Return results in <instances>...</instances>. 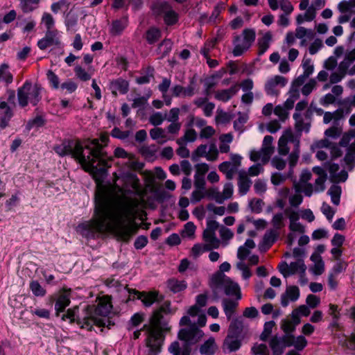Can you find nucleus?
<instances>
[{"label":"nucleus","mask_w":355,"mask_h":355,"mask_svg":"<svg viewBox=\"0 0 355 355\" xmlns=\"http://www.w3.org/2000/svg\"><path fill=\"white\" fill-rule=\"evenodd\" d=\"M354 138H355V130H349V132L345 133L343 135V137L339 142V144L340 146L345 147V146H348L349 142L351 141V140Z\"/></svg>","instance_id":"nucleus-62"},{"label":"nucleus","mask_w":355,"mask_h":355,"mask_svg":"<svg viewBox=\"0 0 355 355\" xmlns=\"http://www.w3.org/2000/svg\"><path fill=\"white\" fill-rule=\"evenodd\" d=\"M168 352L172 355H190L191 348L184 347L181 349L180 343L178 341H174L171 343L168 349Z\"/></svg>","instance_id":"nucleus-38"},{"label":"nucleus","mask_w":355,"mask_h":355,"mask_svg":"<svg viewBox=\"0 0 355 355\" xmlns=\"http://www.w3.org/2000/svg\"><path fill=\"white\" fill-rule=\"evenodd\" d=\"M342 134V128L340 123L334 124L331 127L327 129L324 135L328 139H336Z\"/></svg>","instance_id":"nucleus-43"},{"label":"nucleus","mask_w":355,"mask_h":355,"mask_svg":"<svg viewBox=\"0 0 355 355\" xmlns=\"http://www.w3.org/2000/svg\"><path fill=\"white\" fill-rule=\"evenodd\" d=\"M173 96L175 97H191L196 94V87L193 81L184 87L180 85H176L172 87Z\"/></svg>","instance_id":"nucleus-17"},{"label":"nucleus","mask_w":355,"mask_h":355,"mask_svg":"<svg viewBox=\"0 0 355 355\" xmlns=\"http://www.w3.org/2000/svg\"><path fill=\"white\" fill-rule=\"evenodd\" d=\"M42 22L45 25L46 30H53L55 21L53 16L48 12H44L42 17Z\"/></svg>","instance_id":"nucleus-64"},{"label":"nucleus","mask_w":355,"mask_h":355,"mask_svg":"<svg viewBox=\"0 0 355 355\" xmlns=\"http://www.w3.org/2000/svg\"><path fill=\"white\" fill-rule=\"evenodd\" d=\"M70 291L71 290L64 291L59 295L55 304V309L56 311L57 315L59 314L60 312H62L64 310V309L69 305L71 302Z\"/></svg>","instance_id":"nucleus-23"},{"label":"nucleus","mask_w":355,"mask_h":355,"mask_svg":"<svg viewBox=\"0 0 355 355\" xmlns=\"http://www.w3.org/2000/svg\"><path fill=\"white\" fill-rule=\"evenodd\" d=\"M128 25L127 18H122L114 21L110 28V33L114 35H120Z\"/></svg>","instance_id":"nucleus-36"},{"label":"nucleus","mask_w":355,"mask_h":355,"mask_svg":"<svg viewBox=\"0 0 355 355\" xmlns=\"http://www.w3.org/2000/svg\"><path fill=\"white\" fill-rule=\"evenodd\" d=\"M74 72L78 78L81 80L82 81H87L89 80L92 76L88 72L85 71L82 67L77 65L74 68Z\"/></svg>","instance_id":"nucleus-60"},{"label":"nucleus","mask_w":355,"mask_h":355,"mask_svg":"<svg viewBox=\"0 0 355 355\" xmlns=\"http://www.w3.org/2000/svg\"><path fill=\"white\" fill-rule=\"evenodd\" d=\"M166 114H162L159 112H155L150 116L149 122L155 126L159 125L166 119Z\"/></svg>","instance_id":"nucleus-55"},{"label":"nucleus","mask_w":355,"mask_h":355,"mask_svg":"<svg viewBox=\"0 0 355 355\" xmlns=\"http://www.w3.org/2000/svg\"><path fill=\"white\" fill-rule=\"evenodd\" d=\"M302 67L303 68V73L305 76H310L314 71V66L311 62V58H304L302 63Z\"/></svg>","instance_id":"nucleus-59"},{"label":"nucleus","mask_w":355,"mask_h":355,"mask_svg":"<svg viewBox=\"0 0 355 355\" xmlns=\"http://www.w3.org/2000/svg\"><path fill=\"white\" fill-rule=\"evenodd\" d=\"M239 88L235 85L226 89L218 90L215 92L214 97L222 102H227L238 92Z\"/></svg>","instance_id":"nucleus-22"},{"label":"nucleus","mask_w":355,"mask_h":355,"mask_svg":"<svg viewBox=\"0 0 355 355\" xmlns=\"http://www.w3.org/2000/svg\"><path fill=\"white\" fill-rule=\"evenodd\" d=\"M284 268L279 267V271L286 277L288 275H294L295 273L304 274L306 267L303 260L299 259L297 261L291 262L288 265L286 262L283 263Z\"/></svg>","instance_id":"nucleus-14"},{"label":"nucleus","mask_w":355,"mask_h":355,"mask_svg":"<svg viewBox=\"0 0 355 355\" xmlns=\"http://www.w3.org/2000/svg\"><path fill=\"white\" fill-rule=\"evenodd\" d=\"M150 137L154 140H157L159 139H164L163 142L167 140L166 139V136L165 135V131L164 129H162L161 128H155L151 129L150 130Z\"/></svg>","instance_id":"nucleus-61"},{"label":"nucleus","mask_w":355,"mask_h":355,"mask_svg":"<svg viewBox=\"0 0 355 355\" xmlns=\"http://www.w3.org/2000/svg\"><path fill=\"white\" fill-rule=\"evenodd\" d=\"M291 175V172H288V174H283L281 173L275 172L272 173L270 180L272 184L278 186L284 182L286 179Z\"/></svg>","instance_id":"nucleus-47"},{"label":"nucleus","mask_w":355,"mask_h":355,"mask_svg":"<svg viewBox=\"0 0 355 355\" xmlns=\"http://www.w3.org/2000/svg\"><path fill=\"white\" fill-rule=\"evenodd\" d=\"M316 15L315 8L314 6H309L304 14H300L296 17V21L297 24H301L305 21H313Z\"/></svg>","instance_id":"nucleus-35"},{"label":"nucleus","mask_w":355,"mask_h":355,"mask_svg":"<svg viewBox=\"0 0 355 355\" xmlns=\"http://www.w3.org/2000/svg\"><path fill=\"white\" fill-rule=\"evenodd\" d=\"M203 240L206 245L212 248H218L220 245V241L216 238V233L210 230H205L203 232Z\"/></svg>","instance_id":"nucleus-31"},{"label":"nucleus","mask_w":355,"mask_h":355,"mask_svg":"<svg viewBox=\"0 0 355 355\" xmlns=\"http://www.w3.org/2000/svg\"><path fill=\"white\" fill-rule=\"evenodd\" d=\"M78 311V307L75 306L73 309H69L65 314H63L62 317V320H65L66 319H69L70 322H76L78 318L83 315V313L80 315H77V312Z\"/></svg>","instance_id":"nucleus-56"},{"label":"nucleus","mask_w":355,"mask_h":355,"mask_svg":"<svg viewBox=\"0 0 355 355\" xmlns=\"http://www.w3.org/2000/svg\"><path fill=\"white\" fill-rule=\"evenodd\" d=\"M172 46L173 44L170 40H164L159 44L157 51L159 53L162 54V57H164L171 51Z\"/></svg>","instance_id":"nucleus-54"},{"label":"nucleus","mask_w":355,"mask_h":355,"mask_svg":"<svg viewBox=\"0 0 355 355\" xmlns=\"http://www.w3.org/2000/svg\"><path fill=\"white\" fill-rule=\"evenodd\" d=\"M171 313V302L165 301L153 311L148 324H145L141 329L133 332L132 338L135 340L139 338L141 331L145 332L147 355H158L161 352L165 335L171 330L168 322L163 320V314Z\"/></svg>","instance_id":"nucleus-3"},{"label":"nucleus","mask_w":355,"mask_h":355,"mask_svg":"<svg viewBox=\"0 0 355 355\" xmlns=\"http://www.w3.org/2000/svg\"><path fill=\"white\" fill-rule=\"evenodd\" d=\"M40 0H20L19 6L24 12H32L36 9Z\"/></svg>","instance_id":"nucleus-42"},{"label":"nucleus","mask_w":355,"mask_h":355,"mask_svg":"<svg viewBox=\"0 0 355 355\" xmlns=\"http://www.w3.org/2000/svg\"><path fill=\"white\" fill-rule=\"evenodd\" d=\"M234 187L232 182H227L224 185L222 193L218 192L215 196V200L218 203H223L224 200L232 198Z\"/></svg>","instance_id":"nucleus-29"},{"label":"nucleus","mask_w":355,"mask_h":355,"mask_svg":"<svg viewBox=\"0 0 355 355\" xmlns=\"http://www.w3.org/2000/svg\"><path fill=\"white\" fill-rule=\"evenodd\" d=\"M53 45H60L58 31L57 30H46L44 37L37 42V46L40 49L44 50Z\"/></svg>","instance_id":"nucleus-13"},{"label":"nucleus","mask_w":355,"mask_h":355,"mask_svg":"<svg viewBox=\"0 0 355 355\" xmlns=\"http://www.w3.org/2000/svg\"><path fill=\"white\" fill-rule=\"evenodd\" d=\"M41 87L37 85H33L26 80L24 85L17 89V98L19 104L24 107L30 102L33 105H36L41 100Z\"/></svg>","instance_id":"nucleus-7"},{"label":"nucleus","mask_w":355,"mask_h":355,"mask_svg":"<svg viewBox=\"0 0 355 355\" xmlns=\"http://www.w3.org/2000/svg\"><path fill=\"white\" fill-rule=\"evenodd\" d=\"M300 297V290L296 286H288L285 293L281 295V304L286 307L289 304V300L292 302L296 301Z\"/></svg>","instance_id":"nucleus-18"},{"label":"nucleus","mask_w":355,"mask_h":355,"mask_svg":"<svg viewBox=\"0 0 355 355\" xmlns=\"http://www.w3.org/2000/svg\"><path fill=\"white\" fill-rule=\"evenodd\" d=\"M242 339L240 336L227 333L223 340V350L225 353H232L239 350L241 346Z\"/></svg>","instance_id":"nucleus-15"},{"label":"nucleus","mask_w":355,"mask_h":355,"mask_svg":"<svg viewBox=\"0 0 355 355\" xmlns=\"http://www.w3.org/2000/svg\"><path fill=\"white\" fill-rule=\"evenodd\" d=\"M288 335L282 337L273 336L270 340V347L272 351V355H282L286 347H291L292 343L289 340Z\"/></svg>","instance_id":"nucleus-12"},{"label":"nucleus","mask_w":355,"mask_h":355,"mask_svg":"<svg viewBox=\"0 0 355 355\" xmlns=\"http://www.w3.org/2000/svg\"><path fill=\"white\" fill-rule=\"evenodd\" d=\"M344 161L349 170H352L355 166V147L354 145H349L347 148Z\"/></svg>","instance_id":"nucleus-39"},{"label":"nucleus","mask_w":355,"mask_h":355,"mask_svg":"<svg viewBox=\"0 0 355 355\" xmlns=\"http://www.w3.org/2000/svg\"><path fill=\"white\" fill-rule=\"evenodd\" d=\"M256 33L252 28H245L241 35H237L234 40V49L232 53L234 56H240L248 51L255 40Z\"/></svg>","instance_id":"nucleus-8"},{"label":"nucleus","mask_w":355,"mask_h":355,"mask_svg":"<svg viewBox=\"0 0 355 355\" xmlns=\"http://www.w3.org/2000/svg\"><path fill=\"white\" fill-rule=\"evenodd\" d=\"M328 194L331 196L333 204L338 205L341 194V187L337 184H333L328 191Z\"/></svg>","instance_id":"nucleus-44"},{"label":"nucleus","mask_w":355,"mask_h":355,"mask_svg":"<svg viewBox=\"0 0 355 355\" xmlns=\"http://www.w3.org/2000/svg\"><path fill=\"white\" fill-rule=\"evenodd\" d=\"M275 325V322L272 320L266 322L263 326V330L260 335V340L266 341L272 333V328Z\"/></svg>","instance_id":"nucleus-53"},{"label":"nucleus","mask_w":355,"mask_h":355,"mask_svg":"<svg viewBox=\"0 0 355 355\" xmlns=\"http://www.w3.org/2000/svg\"><path fill=\"white\" fill-rule=\"evenodd\" d=\"M207 146L205 144L200 145L192 153L191 160L193 162H197L200 157H205L208 155Z\"/></svg>","instance_id":"nucleus-52"},{"label":"nucleus","mask_w":355,"mask_h":355,"mask_svg":"<svg viewBox=\"0 0 355 355\" xmlns=\"http://www.w3.org/2000/svg\"><path fill=\"white\" fill-rule=\"evenodd\" d=\"M124 289H125L129 294L126 302L137 298L141 300L144 306L150 307L155 302H159L162 299V297L159 298V292L157 291L139 292L135 289L128 288L126 286L124 287Z\"/></svg>","instance_id":"nucleus-9"},{"label":"nucleus","mask_w":355,"mask_h":355,"mask_svg":"<svg viewBox=\"0 0 355 355\" xmlns=\"http://www.w3.org/2000/svg\"><path fill=\"white\" fill-rule=\"evenodd\" d=\"M209 250H211L210 247L200 243L195 244L191 249L192 254L195 257H198L202 252Z\"/></svg>","instance_id":"nucleus-63"},{"label":"nucleus","mask_w":355,"mask_h":355,"mask_svg":"<svg viewBox=\"0 0 355 355\" xmlns=\"http://www.w3.org/2000/svg\"><path fill=\"white\" fill-rule=\"evenodd\" d=\"M53 150L61 157L71 155L86 172L92 175L97 183L103 182L106 178L107 156L97 139L85 141L84 145L80 141L65 139L55 146Z\"/></svg>","instance_id":"nucleus-2"},{"label":"nucleus","mask_w":355,"mask_h":355,"mask_svg":"<svg viewBox=\"0 0 355 355\" xmlns=\"http://www.w3.org/2000/svg\"><path fill=\"white\" fill-rule=\"evenodd\" d=\"M292 346L299 351L302 350L307 345V340L303 336L295 337L293 335H288Z\"/></svg>","instance_id":"nucleus-41"},{"label":"nucleus","mask_w":355,"mask_h":355,"mask_svg":"<svg viewBox=\"0 0 355 355\" xmlns=\"http://www.w3.org/2000/svg\"><path fill=\"white\" fill-rule=\"evenodd\" d=\"M161 37V32L156 28H150L146 33V40L149 44L156 42Z\"/></svg>","instance_id":"nucleus-50"},{"label":"nucleus","mask_w":355,"mask_h":355,"mask_svg":"<svg viewBox=\"0 0 355 355\" xmlns=\"http://www.w3.org/2000/svg\"><path fill=\"white\" fill-rule=\"evenodd\" d=\"M344 113L343 109H338L333 112H326L324 113L323 122L328 124L333 121V125L340 123V120L343 118Z\"/></svg>","instance_id":"nucleus-27"},{"label":"nucleus","mask_w":355,"mask_h":355,"mask_svg":"<svg viewBox=\"0 0 355 355\" xmlns=\"http://www.w3.org/2000/svg\"><path fill=\"white\" fill-rule=\"evenodd\" d=\"M209 286L215 300L220 297L222 291L227 296H235L237 300H241L242 297L239 285L224 273L216 272L213 275L209 282Z\"/></svg>","instance_id":"nucleus-5"},{"label":"nucleus","mask_w":355,"mask_h":355,"mask_svg":"<svg viewBox=\"0 0 355 355\" xmlns=\"http://www.w3.org/2000/svg\"><path fill=\"white\" fill-rule=\"evenodd\" d=\"M217 349L214 338L210 337L200 345L199 352L202 355H214Z\"/></svg>","instance_id":"nucleus-26"},{"label":"nucleus","mask_w":355,"mask_h":355,"mask_svg":"<svg viewBox=\"0 0 355 355\" xmlns=\"http://www.w3.org/2000/svg\"><path fill=\"white\" fill-rule=\"evenodd\" d=\"M296 326L292 321L288 319H284L281 323V328L285 333V335H292L293 333L295 330Z\"/></svg>","instance_id":"nucleus-58"},{"label":"nucleus","mask_w":355,"mask_h":355,"mask_svg":"<svg viewBox=\"0 0 355 355\" xmlns=\"http://www.w3.org/2000/svg\"><path fill=\"white\" fill-rule=\"evenodd\" d=\"M252 184L251 180L247 175L245 171H240L239 173V192L241 196L245 195L247 192L249 191L250 187Z\"/></svg>","instance_id":"nucleus-25"},{"label":"nucleus","mask_w":355,"mask_h":355,"mask_svg":"<svg viewBox=\"0 0 355 355\" xmlns=\"http://www.w3.org/2000/svg\"><path fill=\"white\" fill-rule=\"evenodd\" d=\"M0 128L4 129L8 125V123L12 117V112L11 108L5 101L0 103Z\"/></svg>","instance_id":"nucleus-21"},{"label":"nucleus","mask_w":355,"mask_h":355,"mask_svg":"<svg viewBox=\"0 0 355 355\" xmlns=\"http://www.w3.org/2000/svg\"><path fill=\"white\" fill-rule=\"evenodd\" d=\"M139 204V200L136 198L126 197L113 201L104 192L96 193L94 217L78 225L77 232L87 238L112 232L119 239L128 241L138 230L134 220Z\"/></svg>","instance_id":"nucleus-1"},{"label":"nucleus","mask_w":355,"mask_h":355,"mask_svg":"<svg viewBox=\"0 0 355 355\" xmlns=\"http://www.w3.org/2000/svg\"><path fill=\"white\" fill-rule=\"evenodd\" d=\"M112 309L111 297L105 295L98 298L97 305H87L83 310V315L79 316L77 320V324L82 329H86L88 331L93 329L94 325L98 327H110L114 325L107 315Z\"/></svg>","instance_id":"nucleus-4"},{"label":"nucleus","mask_w":355,"mask_h":355,"mask_svg":"<svg viewBox=\"0 0 355 355\" xmlns=\"http://www.w3.org/2000/svg\"><path fill=\"white\" fill-rule=\"evenodd\" d=\"M293 119L295 121V129L298 132L306 131L308 132L309 130L310 124L309 123H304L303 118L300 113L295 112L293 114Z\"/></svg>","instance_id":"nucleus-45"},{"label":"nucleus","mask_w":355,"mask_h":355,"mask_svg":"<svg viewBox=\"0 0 355 355\" xmlns=\"http://www.w3.org/2000/svg\"><path fill=\"white\" fill-rule=\"evenodd\" d=\"M288 80L282 76H275L268 78L264 85V90L267 95L270 96H277L279 94L280 88L286 86Z\"/></svg>","instance_id":"nucleus-11"},{"label":"nucleus","mask_w":355,"mask_h":355,"mask_svg":"<svg viewBox=\"0 0 355 355\" xmlns=\"http://www.w3.org/2000/svg\"><path fill=\"white\" fill-rule=\"evenodd\" d=\"M300 156V150H299V141H297L295 144V150L289 155L288 157V162L290 170L289 172L293 173V167L296 165Z\"/></svg>","instance_id":"nucleus-46"},{"label":"nucleus","mask_w":355,"mask_h":355,"mask_svg":"<svg viewBox=\"0 0 355 355\" xmlns=\"http://www.w3.org/2000/svg\"><path fill=\"white\" fill-rule=\"evenodd\" d=\"M272 141H273V137L270 135H266L265 136L261 149L262 151L265 153V160H269L270 158V156L274 153V146H272Z\"/></svg>","instance_id":"nucleus-34"},{"label":"nucleus","mask_w":355,"mask_h":355,"mask_svg":"<svg viewBox=\"0 0 355 355\" xmlns=\"http://www.w3.org/2000/svg\"><path fill=\"white\" fill-rule=\"evenodd\" d=\"M272 35L270 32L266 33L261 38L258 40V46L259 55H263L269 48Z\"/></svg>","instance_id":"nucleus-37"},{"label":"nucleus","mask_w":355,"mask_h":355,"mask_svg":"<svg viewBox=\"0 0 355 355\" xmlns=\"http://www.w3.org/2000/svg\"><path fill=\"white\" fill-rule=\"evenodd\" d=\"M166 287L173 293H178L184 291L187 287V284L184 280L173 277L166 281Z\"/></svg>","instance_id":"nucleus-24"},{"label":"nucleus","mask_w":355,"mask_h":355,"mask_svg":"<svg viewBox=\"0 0 355 355\" xmlns=\"http://www.w3.org/2000/svg\"><path fill=\"white\" fill-rule=\"evenodd\" d=\"M237 297L234 298H223L222 300V306L223 311L228 320H230L236 312L239 306V301Z\"/></svg>","instance_id":"nucleus-19"},{"label":"nucleus","mask_w":355,"mask_h":355,"mask_svg":"<svg viewBox=\"0 0 355 355\" xmlns=\"http://www.w3.org/2000/svg\"><path fill=\"white\" fill-rule=\"evenodd\" d=\"M234 166L230 162H223L218 166V169L225 175L227 180H231L238 171Z\"/></svg>","instance_id":"nucleus-33"},{"label":"nucleus","mask_w":355,"mask_h":355,"mask_svg":"<svg viewBox=\"0 0 355 355\" xmlns=\"http://www.w3.org/2000/svg\"><path fill=\"white\" fill-rule=\"evenodd\" d=\"M180 326H187L179 330L178 338L179 340L184 341V347L190 348L191 345H193L198 343L204 336V332L196 324L192 322L189 316L184 315L182 317L179 322Z\"/></svg>","instance_id":"nucleus-6"},{"label":"nucleus","mask_w":355,"mask_h":355,"mask_svg":"<svg viewBox=\"0 0 355 355\" xmlns=\"http://www.w3.org/2000/svg\"><path fill=\"white\" fill-rule=\"evenodd\" d=\"M278 236V232L275 230L267 231L263 238V245L266 246V249H269L277 241Z\"/></svg>","instance_id":"nucleus-40"},{"label":"nucleus","mask_w":355,"mask_h":355,"mask_svg":"<svg viewBox=\"0 0 355 355\" xmlns=\"http://www.w3.org/2000/svg\"><path fill=\"white\" fill-rule=\"evenodd\" d=\"M110 89L111 90L112 95L114 96H117L118 92L121 94H125L129 90V83L127 80L123 78H117L110 83Z\"/></svg>","instance_id":"nucleus-20"},{"label":"nucleus","mask_w":355,"mask_h":355,"mask_svg":"<svg viewBox=\"0 0 355 355\" xmlns=\"http://www.w3.org/2000/svg\"><path fill=\"white\" fill-rule=\"evenodd\" d=\"M288 141H293V136L291 133L282 136L278 142V153L281 155H286L289 152L287 144Z\"/></svg>","instance_id":"nucleus-32"},{"label":"nucleus","mask_w":355,"mask_h":355,"mask_svg":"<svg viewBox=\"0 0 355 355\" xmlns=\"http://www.w3.org/2000/svg\"><path fill=\"white\" fill-rule=\"evenodd\" d=\"M230 320L231 322L227 333L241 336L243 330V319L241 317H236L232 318Z\"/></svg>","instance_id":"nucleus-30"},{"label":"nucleus","mask_w":355,"mask_h":355,"mask_svg":"<svg viewBox=\"0 0 355 355\" xmlns=\"http://www.w3.org/2000/svg\"><path fill=\"white\" fill-rule=\"evenodd\" d=\"M144 320V314L141 313H135L130 318L128 324V329L131 330L141 324Z\"/></svg>","instance_id":"nucleus-49"},{"label":"nucleus","mask_w":355,"mask_h":355,"mask_svg":"<svg viewBox=\"0 0 355 355\" xmlns=\"http://www.w3.org/2000/svg\"><path fill=\"white\" fill-rule=\"evenodd\" d=\"M154 11L157 15L162 16L165 24L168 26L173 25L178 21V14L166 1H162L155 4Z\"/></svg>","instance_id":"nucleus-10"},{"label":"nucleus","mask_w":355,"mask_h":355,"mask_svg":"<svg viewBox=\"0 0 355 355\" xmlns=\"http://www.w3.org/2000/svg\"><path fill=\"white\" fill-rule=\"evenodd\" d=\"M284 216L283 213H277L275 214L272 218L271 223L274 227L273 230H280L284 226Z\"/></svg>","instance_id":"nucleus-51"},{"label":"nucleus","mask_w":355,"mask_h":355,"mask_svg":"<svg viewBox=\"0 0 355 355\" xmlns=\"http://www.w3.org/2000/svg\"><path fill=\"white\" fill-rule=\"evenodd\" d=\"M29 288L35 296L43 297L46 295V290L37 281H31L30 282Z\"/></svg>","instance_id":"nucleus-48"},{"label":"nucleus","mask_w":355,"mask_h":355,"mask_svg":"<svg viewBox=\"0 0 355 355\" xmlns=\"http://www.w3.org/2000/svg\"><path fill=\"white\" fill-rule=\"evenodd\" d=\"M315 258L319 259V260L315 263L314 268H313V272H314V274L319 275H321L322 273H323V272L324 270V264L321 259V257L316 256L315 254H312L311 257V259L314 261H315Z\"/></svg>","instance_id":"nucleus-57"},{"label":"nucleus","mask_w":355,"mask_h":355,"mask_svg":"<svg viewBox=\"0 0 355 355\" xmlns=\"http://www.w3.org/2000/svg\"><path fill=\"white\" fill-rule=\"evenodd\" d=\"M355 49L347 52L344 56L343 61L338 64V71L345 73L349 76H354L355 73H351L355 67Z\"/></svg>","instance_id":"nucleus-16"},{"label":"nucleus","mask_w":355,"mask_h":355,"mask_svg":"<svg viewBox=\"0 0 355 355\" xmlns=\"http://www.w3.org/2000/svg\"><path fill=\"white\" fill-rule=\"evenodd\" d=\"M13 75L10 71V66L7 63L0 65V83L8 86L13 81Z\"/></svg>","instance_id":"nucleus-28"}]
</instances>
